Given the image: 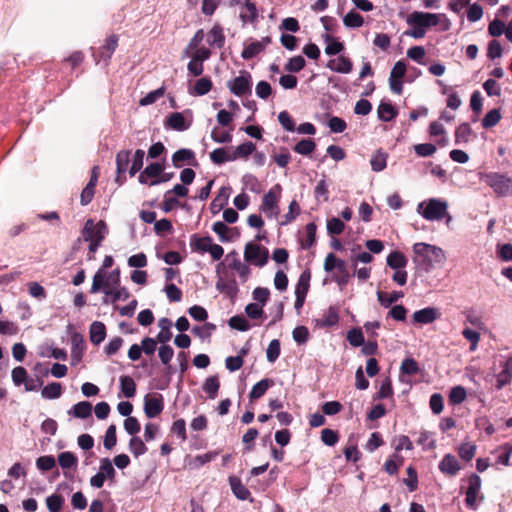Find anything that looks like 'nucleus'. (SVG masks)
Listing matches in <instances>:
<instances>
[{"label":"nucleus","instance_id":"obj_18","mask_svg":"<svg viewBox=\"0 0 512 512\" xmlns=\"http://www.w3.org/2000/svg\"><path fill=\"white\" fill-rule=\"evenodd\" d=\"M460 469L457 458L452 454H446L439 463V470L449 476H455Z\"/></svg>","mask_w":512,"mask_h":512},{"label":"nucleus","instance_id":"obj_56","mask_svg":"<svg viewBox=\"0 0 512 512\" xmlns=\"http://www.w3.org/2000/svg\"><path fill=\"white\" fill-rule=\"evenodd\" d=\"M401 374L416 375L419 372V365L413 358H406L402 361L400 366Z\"/></svg>","mask_w":512,"mask_h":512},{"label":"nucleus","instance_id":"obj_49","mask_svg":"<svg viewBox=\"0 0 512 512\" xmlns=\"http://www.w3.org/2000/svg\"><path fill=\"white\" fill-rule=\"evenodd\" d=\"M263 45L261 43H258V41H254L250 44H248L242 51V58L245 60H249L263 52Z\"/></svg>","mask_w":512,"mask_h":512},{"label":"nucleus","instance_id":"obj_53","mask_svg":"<svg viewBox=\"0 0 512 512\" xmlns=\"http://www.w3.org/2000/svg\"><path fill=\"white\" fill-rule=\"evenodd\" d=\"M210 159L214 164L221 165L228 161H233L231 154L227 153L225 148H216L210 153Z\"/></svg>","mask_w":512,"mask_h":512},{"label":"nucleus","instance_id":"obj_32","mask_svg":"<svg viewBox=\"0 0 512 512\" xmlns=\"http://www.w3.org/2000/svg\"><path fill=\"white\" fill-rule=\"evenodd\" d=\"M240 18L243 22H255L258 18V11L255 3L246 1L242 7Z\"/></svg>","mask_w":512,"mask_h":512},{"label":"nucleus","instance_id":"obj_11","mask_svg":"<svg viewBox=\"0 0 512 512\" xmlns=\"http://www.w3.org/2000/svg\"><path fill=\"white\" fill-rule=\"evenodd\" d=\"M439 23V15L438 14H432V13H426V12H419L415 11L411 13L407 18V24H416L417 26H420L424 30L429 27H433L438 25Z\"/></svg>","mask_w":512,"mask_h":512},{"label":"nucleus","instance_id":"obj_20","mask_svg":"<svg viewBox=\"0 0 512 512\" xmlns=\"http://www.w3.org/2000/svg\"><path fill=\"white\" fill-rule=\"evenodd\" d=\"M101 289L106 295L112 294V290L108 289V280H106V272L103 269H99L95 273L90 292L97 293Z\"/></svg>","mask_w":512,"mask_h":512},{"label":"nucleus","instance_id":"obj_13","mask_svg":"<svg viewBox=\"0 0 512 512\" xmlns=\"http://www.w3.org/2000/svg\"><path fill=\"white\" fill-rule=\"evenodd\" d=\"M171 160L172 165L176 168H181L185 164L190 166L198 165L194 151L187 148H181L174 152Z\"/></svg>","mask_w":512,"mask_h":512},{"label":"nucleus","instance_id":"obj_52","mask_svg":"<svg viewBox=\"0 0 512 512\" xmlns=\"http://www.w3.org/2000/svg\"><path fill=\"white\" fill-rule=\"evenodd\" d=\"M46 505L49 512H60L64 505V498L60 494H52L46 498Z\"/></svg>","mask_w":512,"mask_h":512},{"label":"nucleus","instance_id":"obj_34","mask_svg":"<svg viewBox=\"0 0 512 512\" xmlns=\"http://www.w3.org/2000/svg\"><path fill=\"white\" fill-rule=\"evenodd\" d=\"M208 42L211 46L222 48L225 44V35L223 29L216 25L209 31Z\"/></svg>","mask_w":512,"mask_h":512},{"label":"nucleus","instance_id":"obj_14","mask_svg":"<svg viewBox=\"0 0 512 512\" xmlns=\"http://www.w3.org/2000/svg\"><path fill=\"white\" fill-rule=\"evenodd\" d=\"M315 328H329L339 322L338 310L335 307H329L321 318L313 319Z\"/></svg>","mask_w":512,"mask_h":512},{"label":"nucleus","instance_id":"obj_45","mask_svg":"<svg viewBox=\"0 0 512 512\" xmlns=\"http://www.w3.org/2000/svg\"><path fill=\"white\" fill-rule=\"evenodd\" d=\"M316 148V144L312 139H302L293 148V150L301 155H310Z\"/></svg>","mask_w":512,"mask_h":512},{"label":"nucleus","instance_id":"obj_4","mask_svg":"<svg viewBox=\"0 0 512 512\" xmlns=\"http://www.w3.org/2000/svg\"><path fill=\"white\" fill-rule=\"evenodd\" d=\"M282 192L280 184H275L269 191L264 194L260 210L267 217H276L279 214V200Z\"/></svg>","mask_w":512,"mask_h":512},{"label":"nucleus","instance_id":"obj_54","mask_svg":"<svg viewBox=\"0 0 512 512\" xmlns=\"http://www.w3.org/2000/svg\"><path fill=\"white\" fill-rule=\"evenodd\" d=\"M212 81L208 77L198 79L194 85V93L198 96L206 95L212 89Z\"/></svg>","mask_w":512,"mask_h":512},{"label":"nucleus","instance_id":"obj_3","mask_svg":"<svg viewBox=\"0 0 512 512\" xmlns=\"http://www.w3.org/2000/svg\"><path fill=\"white\" fill-rule=\"evenodd\" d=\"M190 247L194 252L202 254L209 252L212 259L215 261L220 260L224 254L222 246L214 244L210 236L201 237L198 234L191 235Z\"/></svg>","mask_w":512,"mask_h":512},{"label":"nucleus","instance_id":"obj_58","mask_svg":"<svg viewBox=\"0 0 512 512\" xmlns=\"http://www.w3.org/2000/svg\"><path fill=\"white\" fill-rule=\"evenodd\" d=\"M466 396V389L463 386H455L449 393V402L453 405L461 404Z\"/></svg>","mask_w":512,"mask_h":512},{"label":"nucleus","instance_id":"obj_42","mask_svg":"<svg viewBox=\"0 0 512 512\" xmlns=\"http://www.w3.org/2000/svg\"><path fill=\"white\" fill-rule=\"evenodd\" d=\"M41 394L45 399H57L62 394V386L58 382H52L42 389Z\"/></svg>","mask_w":512,"mask_h":512},{"label":"nucleus","instance_id":"obj_41","mask_svg":"<svg viewBox=\"0 0 512 512\" xmlns=\"http://www.w3.org/2000/svg\"><path fill=\"white\" fill-rule=\"evenodd\" d=\"M129 449L136 458L145 454L148 451V448L145 445L144 441L138 436H133L130 439Z\"/></svg>","mask_w":512,"mask_h":512},{"label":"nucleus","instance_id":"obj_30","mask_svg":"<svg viewBox=\"0 0 512 512\" xmlns=\"http://www.w3.org/2000/svg\"><path fill=\"white\" fill-rule=\"evenodd\" d=\"M203 391L208 395V398L215 399L217 397L220 381L217 375L208 377L203 384Z\"/></svg>","mask_w":512,"mask_h":512},{"label":"nucleus","instance_id":"obj_12","mask_svg":"<svg viewBox=\"0 0 512 512\" xmlns=\"http://www.w3.org/2000/svg\"><path fill=\"white\" fill-rule=\"evenodd\" d=\"M481 488V478L477 474H472L468 478V488L466 491L465 503L470 509L476 508L477 495Z\"/></svg>","mask_w":512,"mask_h":512},{"label":"nucleus","instance_id":"obj_39","mask_svg":"<svg viewBox=\"0 0 512 512\" xmlns=\"http://www.w3.org/2000/svg\"><path fill=\"white\" fill-rule=\"evenodd\" d=\"M403 461L404 459L402 456L394 454L386 460L383 469L389 475H396L398 473L399 467L403 464Z\"/></svg>","mask_w":512,"mask_h":512},{"label":"nucleus","instance_id":"obj_28","mask_svg":"<svg viewBox=\"0 0 512 512\" xmlns=\"http://www.w3.org/2000/svg\"><path fill=\"white\" fill-rule=\"evenodd\" d=\"M92 405L88 401L78 402L73 406V408L68 412L76 418L85 419L91 416Z\"/></svg>","mask_w":512,"mask_h":512},{"label":"nucleus","instance_id":"obj_2","mask_svg":"<svg viewBox=\"0 0 512 512\" xmlns=\"http://www.w3.org/2000/svg\"><path fill=\"white\" fill-rule=\"evenodd\" d=\"M481 180L489 186L498 197H505L512 192V178L506 174L489 172L483 174Z\"/></svg>","mask_w":512,"mask_h":512},{"label":"nucleus","instance_id":"obj_38","mask_svg":"<svg viewBox=\"0 0 512 512\" xmlns=\"http://www.w3.org/2000/svg\"><path fill=\"white\" fill-rule=\"evenodd\" d=\"M58 463L62 469L76 468L78 464V458L69 451L62 452L58 455Z\"/></svg>","mask_w":512,"mask_h":512},{"label":"nucleus","instance_id":"obj_24","mask_svg":"<svg viewBox=\"0 0 512 512\" xmlns=\"http://www.w3.org/2000/svg\"><path fill=\"white\" fill-rule=\"evenodd\" d=\"M230 196V188L229 187H222L218 195L214 198L210 205V209L212 213H218L220 210L223 209V207L227 204L228 199Z\"/></svg>","mask_w":512,"mask_h":512},{"label":"nucleus","instance_id":"obj_27","mask_svg":"<svg viewBox=\"0 0 512 512\" xmlns=\"http://www.w3.org/2000/svg\"><path fill=\"white\" fill-rule=\"evenodd\" d=\"M130 155L131 152L129 150H121L116 155V167L118 174L116 178L117 181H119L120 176L127 171L130 162Z\"/></svg>","mask_w":512,"mask_h":512},{"label":"nucleus","instance_id":"obj_43","mask_svg":"<svg viewBox=\"0 0 512 512\" xmlns=\"http://www.w3.org/2000/svg\"><path fill=\"white\" fill-rule=\"evenodd\" d=\"M343 23L348 28H359L363 25L364 18L361 14L352 10L344 16Z\"/></svg>","mask_w":512,"mask_h":512},{"label":"nucleus","instance_id":"obj_59","mask_svg":"<svg viewBox=\"0 0 512 512\" xmlns=\"http://www.w3.org/2000/svg\"><path fill=\"white\" fill-rule=\"evenodd\" d=\"M345 229V224L339 218L333 217L327 221V232L331 236L340 235Z\"/></svg>","mask_w":512,"mask_h":512},{"label":"nucleus","instance_id":"obj_47","mask_svg":"<svg viewBox=\"0 0 512 512\" xmlns=\"http://www.w3.org/2000/svg\"><path fill=\"white\" fill-rule=\"evenodd\" d=\"M393 387L390 378L382 381L378 392L373 396L374 400L392 398Z\"/></svg>","mask_w":512,"mask_h":512},{"label":"nucleus","instance_id":"obj_63","mask_svg":"<svg viewBox=\"0 0 512 512\" xmlns=\"http://www.w3.org/2000/svg\"><path fill=\"white\" fill-rule=\"evenodd\" d=\"M117 443L116 436V426L114 424L110 425L105 433L103 445L105 449L111 450Z\"/></svg>","mask_w":512,"mask_h":512},{"label":"nucleus","instance_id":"obj_37","mask_svg":"<svg viewBox=\"0 0 512 512\" xmlns=\"http://www.w3.org/2000/svg\"><path fill=\"white\" fill-rule=\"evenodd\" d=\"M316 231H317V226L315 223L311 222V223H308L306 226H305V232H306V237L305 239L301 240V247L303 249H309L311 248L315 242H316Z\"/></svg>","mask_w":512,"mask_h":512},{"label":"nucleus","instance_id":"obj_57","mask_svg":"<svg viewBox=\"0 0 512 512\" xmlns=\"http://www.w3.org/2000/svg\"><path fill=\"white\" fill-rule=\"evenodd\" d=\"M305 64L306 61L301 55L294 56L286 63L285 70L291 73H297L305 67Z\"/></svg>","mask_w":512,"mask_h":512},{"label":"nucleus","instance_id":"obj_5","mask_svg":"<svg viewBox=\"0 0 512 512\" xmlns=\"http://www.w3.org/2000/svg\"><path fill=\"white\" fill-rule=\"evenodd\" d=\"M424 203H420L418 205V212L426 219V220H441L447 213V202L432 198L430 199L424 210L421 212L420 210L423 208Z\"/></svg>","mask_w":512,"mask_h":512},{"label":"nucleus","instance_id":"obj_35","mask_svg":"<svg viewBox=\"0 0 512 512\" xmlns=\"http://www.w3.org/2000/svg\"><path fill=\"white\" fill-rule=\"evenodd\" d=\"M255 149V144L250 141H247L235 148V150L231 154V158L233 159V161L240 158H247L255 151Z\"/></svg>","mask_w":512,"mask_h":512},{"label":"nucleus","instance_id":"obj_64","mask_svg":"<svg viewBox=\"0 0 512 512\" xmlns=\"http://www.w3.org/2000/svg\"><path fill=\"white\" fill-rule=\"evenodd\" d=\"M56 465V460L52 455L41 456L36 460V466L39 470L49 471Z\"/></svg>","mask_w":512,"mask_h":512},{"label":"nucleus","instance_id":"obj_40","mask_svg":"<svg viewBox=\"0 0 512 512\" xmlns=\"http://www.w3.org/2000/svg\"><path fill=\"white\" fill-rule=\"evenodd\" d=\"M212 230L219 236L221 242L231 241L229 233L236 231V228H229L224 222L217 221L213 224Z\"/></svg>","mask_w":512,"mask_h":512},{"label":"nucleus","instance_id":"obj_48","mask_svg":"<svg viewBox=\"0 0 512 512\" xmlns=\"http://www.w3.org/2000/svg\"><path fill=\"white\" fill-rule=\"evenodd\" d=\"M472 134V129L468 123L460 124L455 131L456 143H467Z\"/></svg>","mask_w":512,"mask_h":512},{"label":"nucleus","instance_id":"obj_22","mask_svg":"<svg viewBox=\"0 0 512 512\" xmlns=\"http://www.w3.org/2000/svg\"><path fill=\"white\" fill-rule=\"evenodd\" d=\"M273 385L274 381L269 378H265L257 382L249 392L250 401H255L261 398L267 392V390Z\"/></svg>","mask_w":512,"mask_h":512},{"label":"nucleus","instance_id":"obj_55","mask_svg":"<svg viewBox=\"0 0 512 512\" xmlns=\"http://www.w3.org/2000/svg\"><path fill=\"white\" fill-rule=\"evenodd\" d=\"M501 120V113L499 109L490 110L482 119V126L485 129L491 128L499 123Z\"/></svg>","mask_w":512,"mask_h":512},{"label":"nucleus","instance_id":"obj_23","mask_svg":"<svg viewBox=\"0 0 512 512\" xmlns=\"http://www.w3.org/2000/svg\"><path fill=\"white\" fill-rule=\"evenodd\" d=\"M229 483L233 494L240 500H246L251 495L250 491L241 482V479L236 476L229 477Z\"/></svg>","mask_w":512,"mask_h":512},{"label":"nucleus","instance_id":"obj_25","mask_svg":"<svg viewBox=\"0 0 512 512\" xmlns=\"http://www.w3.org/2000/svg\"><path fill=\"white\" fill-rule=\"evenodd\" d=\"M377 113L379 119L385 122L393 120L398 115L397 109L391 103L386 102L379 104Z\"/></svg>","mask_w":512,"mask_h":512},{"label":"nucleus","instance_id":"obj_36","mask_svg":"<svg viewBox=\"0 0 512 512\" xmlns=\"http://www.w3.org/2000/svg\"><path fill=\"white\" fill-rule=\"evenodd\" d=\"M403 296H404V294L401 291H393L391 294H388V293L383 292V291H378L377 292L378 301L385 308L389 307L394 302H397Z\"/></svg>","mask_w":512,"mask_h":512},{"label":"nucleus","instance_id":"obj_9","mask_svg":"<svg viewBox=\"0 0 512 512\" xmlns=\"http://www.w3.org/2000/svg\"><path fill=\"white\" fill-rule=\"evenodd\" d=\"M119 36L116 34H111L105 39V43L98 48L97 51L93 52V57L98 64L101 60L105 61L106 64L109 63L114 51L118 47Z\"/></svg>","mask_w":512,"mask_h":512},{"label":"nucleus","instance_id":"obj_8","mask_svg":"<svg viewBox=\"0 0 512 512\" xmlns=\"http://www.w3.org/2000/svg\"><path fill=\"white\" fill-rule=\"evenodd\" d=\"M106 223L103 220L95 223L92 219H88L82 229V239L86 242L96 241L97 237L101 238V242L105 239Z\"/></svg>","mask_w":512,"mask_h":512},{"label":"nucleus","instance_id":"obj_44","mask_svg":"<svg viewBox=\"0 0 512 512\" xmlns=\"http://www.w3.org/2000/svg\"><path fill=\"white\" fill-rule=\"evenodd\" d=\"M371 168L375 172H380L386 168L387 154L378 150L371 158Z\"/></svg>","mask_w":512,"mask_h":512},{"label":"nucleus","instance_id":"obj_50","mask_svg":"<svg viewBox=\"0 0 512 512\" xmlns=\"http://www.w3.org/2000/svg\"><path fill=\"white\" fill-rule=\"evenodd\" d=\"M166 91L165 86H161L160 88L149 92L145 97L141 98L139 104L141 106H147L155 103L158 99L164 96Z\"/></svg>","mask_w":512,"mask_h":512},{"label":"nucleus","instance_id":"obj_26","mask_svg":"<svg viewBox=\"0 0 512 512\" xmlns=\"http://www.w3.org/2000/svg\"><path fill=\"white\" fill-rule=\"evenodd\" d=\"M120 390L124 397L132 398L136 394V383L132 377L128 375H122L119 378Z\"/></svg>","mask_w":512,"mask_h":512},{"label":"nucleus","instance_id":"obj_21","mask_svg":"<svg viewBox=\"0 0 512 512\" xmlns=\"http://www.w3.org/2000/svg\"><path fill=\"white\" fill-rule=\"evenodd\" d=\"M90 341L94 345H99L102 341H104L106 337V326L103 322L100 321H94L90 325Z\"/></svg>","mask_w":512,"mask_h":512},{"label":"nucleus","instance_id":"obj_31","mask_svg":"<svg viewBox=\"0 0 512 512\" xmlns=\"http://www.w3.org/2000/svg\"><path fill=\"white\" fill-rule=\"evenodd\" d=\"M166 125L177 131H184L189 128L182 113L174 112L167 118Z\"/></svg>","mask_w":512,"mask_h":512},{"label":"nucleus","instance_id":"obj_15","mask_svg":"<svg viewBox=\"0 0 512 512\" xmlns=\"http://www.w3.org/2000/svg\"><path fill=\"white\" fill-rule=\"evenodd\" d=\"M441 314L437 308L427 307L413 313V321L418 324H430L440 318Z\"/></svg>","mask_w":512,"mask_h":512},{"label":"nucleus","instance_id":"obj_33","mask_svg":"<svg viewBox=\"0 0 512 512\" xmlns=\"http://www.w3.org/2000/svg\"><path fill=\"white\" fill-rule=\"evenodd\" d=\"M310 279H311V272L309 269L303 271L299 278H298V282L296 284V288H295V295H304L306 296L308 291H309V287H310Z\"/></svg>","mask_w":512,"mask_h":512},{"label":"nucleus","instance_id":"obj_7","mask_svg":"<svg viewBox=\"0 0 512 512\" xmlns=\"http://www.w3.org/2000/svg\"><path fill=\"white\" fill-rule=\"evenodd\" d=\"M269 258L268 249L261 247L259 244L249 242L245 245L244 259L245 261L259 267H263Z\"/></svg>","mask_w":512,"mask_h":512},{"label":"nucleus","instance_id":"obj_51","mask_svg":"<svg viewBox=\"0 0 512 512\" xmlns=\"http://www.w3.org/2000/svg\"><path fill=\"white\" fill-rule=\"evenodd\" d=\"M325 41L328 42V45L325 48V53L327 55H337L344 50V44L334 40L329 34L325 35Z\"/></svg>","mask_w":512,"mask_h":512},{"label":"nucleus","instance_id":"obj_46","mask_svg":"<svg viewBox=\"0 0 512 512\" xmlns=\"http://www.w3.org/2000/svg\"><path fill=\"white\" fill-rule=\"evenodd\" d=\"M229 267L238 272L239 277L243 280V282H245L248 279L251 273L250 268L247 265L243 264L238 257H235L229 263Z\"/></svg>","mask_w":512,"mask_h":512},{"label":"nucleus","instance_id":"obj_29","mask_svg":"<svg viewBox=\"0 0 512 512\" xmlns=\"http://www.w3.org/2000/svg\"><path fill=\"white\" fill-rule=\"evenodd\" d=\"M387 265L392 268V269H402V268H405L407 263H408V260L406 258V256L399 252V251H392L388 256H387Z\"/></svg>","mask_w":512,"mask_h":512},{"label":"nucleus","instance_id":"obj_1","mask_svg":"<svg viewBox=\"0 0 512 512\" xmlns=\"http://www.w3.org/2000/svg\"><path fill=\"white\" fill-rule=\"evenodd\" d=\"M413 252L415 254L413 261L425 271H429L435 264H439L444 260L443 250L431 244L415 243Z\"/></svg>","mask_w":512,"mask_h":512},{"label":"nucleus","instance_id":"obj_60","mask_svg":"<svg viewBox=\"0 0 512 512\" xmlns=\"http://www.w3.org/2000/svg\"><path fill=\"white\" fill-rule=\"evenodd\" d=\"M229 326L232 329L239 331H247L250 329V324L244 316L235 315L231 317L228 321Z\"/></svg>","mask_w":512,"mask_h":512},{"label":"nucleus","instance_id":"obj_16","mask_svg":"<svg viewBox=\"0 0 512 512\" xmlns=\"http://www.w3.org/2000/svg\"><path fill=\"white\" fill-rule=\"evenodd\" d=\"M326 66L334 72L343 74H348L353 70V63L351 59L344 55H340L336 59L329 60Z\"/></svg>","mask_w":512,"mask_h":512},{"label":"nucleus","instance_id":"obj_6","mask_svg":"<svg viewBox=\"0 0 512 512\" xmlns=\"http://www.w3.org/2000/svg\"><path fill=\"white\" fill-rule=\"evenodd\" d=\"M227 87L235 96L243 97L252 92V76L247 71H241L240 75L228 81Z\"/></svg>","mask_w":512,"mask_h":512},{"label":"nucleus","instance_id":"obj_19","mask_svg":"<svg viewBox=\"0 0 512 512\" xmlns=\"http://www.w3.org/2000/svg\"><path fill=\"white\" fill-rule=\"evenodd\" d=\"M512 381V357H509L502 365L501 372L497 375L496 388L502 389Z\"/></svg>","mask_w":512,"mask_h":512},{"label":"nucleus","instance_id":"obj_61","mask_svg":"<svg viewBox=\"0 0 512 512\" xmlns=\"http://www.w3.org/2000/svg\"><path fill=\"white\" fill-rule=\"evenodd\" d=\"M343 261L342 259H338L335 254L329 253L324 261V270L326 272H331L334 269H343Z\"/></svg>","mask_w":512,"mask_h":512},{"label":"nucleus","instance_id":"obj_62","mask_svg":"<svg viewBox=\"0 0 512 512\" xmlns=\"http://www.w3.org/2000/svg\"><path fill=\"white\" fill-rule=\"evenodd\" d=\"M145 152L141 149H137L134 153V157L132 160V165L129 169V174L133 177L137 172H139L143 166Z\"/></svg>","mask_w":512,"mask_h":512},{"label":"nucleus","instance_id":"obj_17","mask_svg":"<svg viewBox=\"0 0 512 512\" xmlns=\"http://www.w3.org/2000/svg\"><path fill=\"white\" fill-rule=\"evenodd\" d=\"M216 288L232 300L236 298L239 292L238 284L234 278H220L216 283Z\"/></svg>","mask_w":512,"mask_h":512},{"label":"nucleus","instance_id":"obj_10","mask_svg":"<svg viewBox=\"0 0 512 512\" xmlns=\"http://www.w3.org/2000/svg\"><path fill=\"white\" fill-rule=\"evenodd\" d=\"M164 409V398L159 393L147 394L144 397V412L148 418H155Z\"/></svg>","mask_w":512,"mask_h":512}]
</instances>
